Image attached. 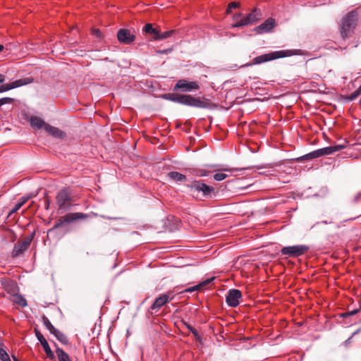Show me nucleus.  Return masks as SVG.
<instances>
[{"label":"nucleus","mask_w":361,"mask_h":361,"mask_svg":"<svg viewBox=\"0 0 361 361\" xmlns=\"http://www.w3.org/2000/svg\"><path fill=\"white\" fill-rule=\"evenodd\" d=\"M171 51V49H164V50H159L157 52L159 54H164L169 53Z\"/></svg>","instance_id":"nucleus-43"},{"label":"nucleus","mask_w":361,"mask_h":361,"mask_svg":"<svg viewBox=\"0 0 361 361\" xmlns=\"http://www.w3.org/2000/svg\"><path fill=\"white\" fill-rule=\"evenodd\" d=\"M35 235V232L30 233L28 235H27L22 242L18 243L15 244L14 247L13 249L12 255L14 257H19L22 255L26 250H27L32 241Z\"/></svg>","instance_id":"nucleus-7"},{"label":"nucleus","mask_w":361,"mask_h":361,"mask_svg":"<svg viewBox=\"0 0 361 361\" xmlns=\"http://www.w3.org/2000/svg\"><path fill=\"white\" fill-rule=\"evenodd\" d=\"M34 79L33 78L28 77V78H24L19 80H16L15 81H13L11 82L2 85L0 87V93L6 92L8 90H11L14 88H17L23 85H26L28 84H30L33 82Z\"/></svg>","instance_id":"nucleus-10"},{"label":"nucleus","mask_w":361,"mask_h":361,"mask_svg":"<svg viewBox=\"0 0 361 361\" xmlns=\"http://www.w3.org/2000/svg\"><path fill=\"white\" fill-rule=\"evenodd\" d=\"M4 49V46L0 44V51H3Z\"/></svg>","instance_id":"nucleus-48"},{"label":"nucleus","mask_w":361,"mask_h":361,"mask_svg":"<svg viewBox=\"0 0 361 361\" xmlns=\"http://www.w3.org/2000/svg\"><path fill=\"white\" fill-rule=\"evenodd\" d=\"M214 280V278H211V279H207L205 281H204L203 282L196 285V286H193L192 287H190L188 288H186L185 290V292H187V293H192V292H194V291H196V290H199L201 288H202L203 286L207 285L208 283H209L212 281Z\"/></svg>","instance_id":"nucleus-23"},{"label":"nucleus","mask_w":361,"mask_h":361,"mask_svg":"<svg viewBox=\"0 0 361 361\" xmlns=\"http://www.w3.org/2000/svg\"><path fill=\"white\" fill-rule=\"evenodd\" d=\"M189 192L197 200H204L215 197L216 193L213 186L207 185L203 180H192L185 185Z\"/></svg>","instance_id":"nucleus-1"},{"label":"nucleus","mask_w":361,"mask_h":361,"mask_svg":"<svg viewBox=\"0 0 361 361\" xmlns=\"http://www.w3.org/2000/svg\"><path fill=\"white\" fill-rule=\"evenodd\" d=\"M92 215L94 216H98V214H96V213H92Z\"/></svg>","instance_id":"nucleus-49"},{"label":"nucleus","mask_w":361,"mask_h":361,"mask_svg":"<svg viewBox=\"0 0 361 361\" xmlns=\"http://www.w3.org/2000/svg\"><path fill=\"white\" fill-rule=\"evenodd\" d=\"M13 361H20L15 355H12Z\"/></svg>","instance_id":"nucleus-47"},{"label":"nucleus","mask_w":361,"mask_h":361,"mask_svg":"<svg viewBox=\"0 0 361 361\" xmlns=\"http://www.w3.org/2000/svg\"><path fill=\"white\" fill-rule=\"evenodd\" d=\"M42 321H43L44 325L46 326V328L49 331V332L51 334H54V332L56 331L57 329L51 324V323L50 322V321L49 320V319L47 317L43 316Z\"/></svg>","instance_id":"nucleus-28"},{"label":"nucleus","mask_w":361,"mask_h":361,"mask_svg":"<svg viewBox=\"0 0 361 361\" xmlns=\"http://www.w3.org/2000/svg\"><path fill=\"white\" fill-rule=\"evenodd\" d=\"M231 13V9H229V6H228V8H227V9H226V13H227V14H229V13Z\"/></svg>","instance_id":"nucleus-46"},{"label":"nucleus","mask_w":361,"mask_h":361,"mask_svg":"<svg viewBox=\"0 0 361 361\" xmlns=\"http://www.w3.org/2000/svg\"><path fill=\"white\" fill-rule=\"evenodd\" d=\"M361 199V192L357 193L355 197H354V200H353V202H357L359 201V200Z\"/></svg>","instance_id":"nucleus-41"},{"label":"nucleus","mask_w":361,"mask_h":361,"mask_svg":"<svg viewBox=\"0 0 361 361\" xmlns=\"http://www.w3.org/2000/svg\"><path fill=\"white\" fill-rule=\"evenodd\" d=\"M29 200V197H23L19 202V204H22V206Z\"/></svg>","instance_id":"nucleus-42"},{"label":"nucleus","mask_w":361,"mask_h":361,"mask_svg":"<svg viewBox=\"0 0 361 361\" xmlns=\"http://www.w3.org/2000/svg\"><path fill=\"white\" fill-rule=\"evenodd\" d=\"M228 6H229V9L236 8L240 6V4L238 2H231L228 4Z\"/></svg>","instance_id":"nucleus-40"},{"label":"nucleus","mask_w":361,"mask_h":361,"mask_svg":"<svg viewBox=\"0 0 361 361\" xmlns=\"http://www.w3.org/2000/svg\"><path fill=\"white\" fill-rule=\"evenodd\" d=\"M242 298L240 290L238 289H231L226 296L227 305L232 307H235L239 305V300Z\"/></svg>","instance_id":"nucleus-12"},{"label":"nucleus","mask_w":361,"mask_h":361,"mask_svg":"<svg viewBox=\"0 0 361 361\" xmlns=\"http://www.w3.org/2000/svg\"><path fill=\"white\" fill-rule=\"evenodd\" d=\"M350 338H348V341H348V343H350Z\"/></svg>","instance_id":"nucleus-52"},{"label":"nucleus","mask_w":361,"mask_h":361,"mask_svg":"<svg viewBox=\"0 0 361 361\" xmlns=\"http://www.w3.org/2000/svg\"><path fill=\"white\" fill-rule=\"evenodd\" d=\"M350 338H348V341H348V343H350Z\"/></svg>","instance_id":"nucleus-53"},{"label":"nucleus","mask_w":361,"mask_h":361,"mask_svg":"<svg viewBox=\"0 0 361 361\" xmlns=\"http://www.w3.org/2000/svg\"><path fill=\"white\" fill-rule=\"evenodd\" d=\"M199 85L196 82H188L186 80L182 79L177 81L173 90H181L183 92H191L193 90H198Z\"/></svg>","instance_id":"nucleus-13"},{"label":"nucleus","mask_w":361,"mask_h":361,"mask_svg":"<svg viewBox=\"0 0 361 361\" xmlns=\"http://www.w3.org/2000/svg\"><path fill=\"white\" fill-rule=\"evenodd\" d=\"M360 94H361V85L360 86V87L357 90L354 91L349 95L348 99L350 101H353V100L356 99L360 95Z\"/></svg>","instance_id":"nucleus-31"},{"label":"nucleus","mask_w":361,"mask_h":361,"mask_svg":"<svg viewBox=\"0 0 361 361\" xmlns=\"http://www.w3.org/2000/svg\"><path fill=\"white\" fill-rule=\"evenodd\" d=\"M22 207V204H19L18 202H17L15 206L13 207V208L11 210L9 214H11L16 212H17L18 209H20Z\"/></svg>","instance_id":"nucleus-36"},{"label":"nucleus","mask_w":361,"mask_h":361,"mask_svg":"<svg viewBox=\"0 0 361 361\" xmlns=\"http://www.w3.org/2000/svg\"><path fill=\"white\" fill-rule=\"evenodd\" d=\"M358 13L356 10L349 12L342 20L341 25V35L343 39L350 36L357 22Z\"/></svg>","instance_id":"nucleus-4"},{"label":"nucleus","mask_w":361,"mask_h":361,"mask_svg":"<svg viewBox=\"0 0 361 361\" xmlns=\"http://www.w3.org/2000/svg\"><path fill=\"white\" fill-rule=\"evenodd\" d=\"M56 203L59 209H67L70 208V202L71 200V190L68 188L60 190L56 197Z\"/></svg>","instance_id":"nucleus-9"},{"label":"nucleus","mask_w":361,"mask_h":361,"mask_svg":"<svg viewBox=\"0 0 361 361\" xmlns=\"http://www.w3.org/2000/svg\"><path fill=\"white\" fill-rule=\"evenodd\" d=\"M88 216V214L82 212L68 213L64 216L63 219H60L54 224L53 228L49 230V232H51L54 229L61 227L65 224H69L79 219H84L87 218Z\"/></svg>","instance_id":"nucleus-6"},{"label":"nucleus","mask_w":361,"mask_h":361,"mask_svg":"<svg viewBox=\"0 0 361 361\" xmlns=\"http://www.w3.org/2000/svg\"><path fill=\"white\" fill-rule=\"evenodd\" d=\"M3 287L4 290L6 291L8 294L11 296H14L16 293H18V286L16 282L13 281H6L2 283Z\"/></svg>","instance_id":"nucleus-18"},{"label":"nucleus","mask_w":361,"mask_h":361,"mask_svg":"<svg viewBox=\"0 0 361 361\" xmlns=\"http://www.w3.org/2000/svg\"><path fill=\"white\" fill-rule=\"evenodd\" d=\"M142 31L147 34L152 35L153 39L156 40V37L159 36L160 30L157 28H154L152 24L147 23L143 27Z\"/></svg>","instance_id":"nucleus-21"},{"label":"nucleus","mask_w":361,"mask_h":361,"mask_svg":"<svg viewBox=\"0 0 361 361\" xmlns=\"http://www.w3.org/2000/svg\"><path fill=\"white\" fill-rule=\"evenodd\" d=\"M360 311L359 309H355L352 311H348L341 314V317L348 318L349 317L356 314Z\"/></svg>","instance_id":"nucleus-33"},{"label":"nucleus","mask_w":361,"mask_h":361,"mask_svg":"<svg viewBox=\"0 0 361 361\" xmlns=\"http://www.w3.org/2000/svg\"><path fill=\"white\" fill-rule=\"evenodd\" d=\"M175 32L176 31L174 30H171L166 31L164 32H161L159 31V35L158 37H156V40L167 39V38L171 37Z\"/></svg>","instance_id":"nucleus-29"},{"label":"nucleus","mask_w":361,"mask_h":361,"mask_svg":"<svg viewBox=\"0 0 361 361\" xmlns=\"http://www.w3.org/2000/svg\"><path fill=\"white\" fill-rule=\"evenodd\" d=\"M227 177L228 175L224 173H216L213 176L214 179L217 181H221Z\"/></svg>","instance_id":"nucleus-32"},{"label":"nucleus","mask_w":361,"mask_h":361,"mask_svg":"<svg viewBox=\"0 0 361 361\" xmlns=\"http://www.w3.org/2000/svg\"><path fill=\"white\" fill-rule=\"evenodd\" d=\"M293 50H280V51H274L267 54H262L257 57H255L252 62L250 63H245L244 65L240 66L243 67H247L252 65H257L262 63L271 61L277 59L284 58L287 56H290L293 55Z\"/></svg>","instance_id":"nucleus-3"},{"label":"nucleus","mask_w":361,"mask_h":361,"mask_svg":"<svg viewBox=\"0 0 361 361\" xmlns=\"http://www.w3.org/2000/svg\"><path fill=\"white\" fill-rule=\"evenodd\" d=\"M35 335H36L37 338L38 339V341L42 344V347L44 348V350L45 351L47 357L51 359V360L54 359V354L52 352V350H51V348H50V347L49 345V343L47 341V340L44 338L43 335L37 329H35Z\"/></svg>","instance_id":"nucleus-15"},{"label":"nucleus","mask_w":361,"mask_h":361,"mask_svg":"<svg viewBox=\"0 0 361 361\" xmlns=\"http://www.w3.org/2000/svg\"><path fill=\"white\" fill-rule=\"evenodd\" d=\"M14 101V99L11 97H3L0 99V107L6 104L12 103Z\"/></svg>","instance_id":"nucleus-34"},{"label":"nucleus","mask_w":361,"mask_h":361,"mask_svg":"<svg viewBox=\"0 0 361 361\" xmlns=\"http://www.w3.org/2000/svg\"><path fill=\"white\" fill-rule=\"evenodd\" d=\"M118 40L124 44H130L135 39V34L128 29H120L117 32Z\"/></svg>","instance_id":"nucleus-11"},{"label":"nucleus","mask_w":361,"mask_h":361,"mask_svg":"<svg viewBox=\"0 0 361 361\" xmlns=\"http://www.w3.org/2000/svg\"><path fill=\"white\" fill-rule=\"evenodd\" d=\"M168 177L176 182V183H183L187 180V178L185 175L178 172V171H171L168 173Z\"/></svg>","instance_id":"nucleus-20"},{"label":"nucleus","mask_w":361,"mask_h":361,"mask_svg":"<svg viewBox=\"0 0 361 361\" xmlns=\"http://www.w3.org/2000/svg\"><path fill=\"white\" fill-rule=\"evenodd\" d=\"M345 147L344 145H336L334 146L326 147L319 149L321 156L324 157L326 155L332 154L336 152L341 151Z\"/></svg>","instance_id":"nucleus-17"},{"label":"nucleus","mask_w":361,"mask_h":361,"mask_svg":"<svg viewBox=\"0 0 361 361\" xmlns=\"http://www.w3.org/2000/svg\"><path fill=\"white\" fill-rule=\"evenodd\" d=\"M44 129L53 137L56 138H63L65 136V133L59 128L51 126L50 125H45Z\"/></svg>","instance_id":"nucleus-19"},{"label":"nucleus","mask_w":361,"mask_h":361,"mask_svg":"<svg viewBox=\"0 0 361 361\" xmlns=\"http://www.w3.org/2000/svg\"><path fill=\"white\" fill-rule=\"evenodd\" d=\"M92 34L98 38H101L102 37V34L99 29L92 30Z\"/></svg>","instance_id":"nucleus-38"},{"label":"nucleus","mask_w":361,"mask_h":361,"mask_svg":"<svg viewBox=\"0 0 361 361\" xmlns=\"http://www.w3.org/2000/svg\"><path fill=\"white\" fill-rule=\"evenodd\" d=\"M321 153L319 151V149H316L314 151H312L307 154H305L300 158H298L299 160H307V159H313L316 158L321 157Z\"/></svg>","instance_id":"nucleus-24"},{"label":"nucleus","mask_w":361,"mask_h":361,"mask_svg":"<svg viewBox=\"0 0 361 361\" xmlns=\"http://www.w3.org/2000/svg\"><path fill=\"white\" fill-rule=\"evenodd\" d=\"M4 344L0 342V360L1 361H11L8 354L3 348Z\"/></svg>","instance_id":"nucleus-30"},{"label":"nucleus","mask_w":361,"mask_h":361,"mask_svg":"<svg viewBox=\"0 0 361 361\" xmlns=\"http://www.w3.org/2000/svg\"><path fill=\"white\" fill-rule=\"evenodd\" d=\"M162 98L183 105L197 108H207L208 104L200 98L193 97L189 94H179L176 93H167L162 96Z\"/></svg>","instance_id":"nucleus-2"},{"label":"nucleus","mask_w":361,"mask_h":361,"mask_svg":"<svg viewBox=\"0 0 361 361\" xmlns=\"http://www.w3.org/2000/svg\"><path fill=\"white\" fill-rule=\"evenodd\" d=\"M49 203H47V204H46V209H48V208H49Z\"/></svg>","instance_id":"nucleus-50"},{"label":"nucleus","mask_w":361,"mask_h":361,"mask_svg":"<svg viewBox=\"0 0 361 361\" xmlns=\"http://www.w3.org/2000/svg\"><path fill=\"white\" fill-rule=\"evenodd\" d=\"M209 173V171H206V170H200L198 171V173H197V176H200V177H204V176H207Z\"/></svg>","instance_id":"nucleus-37"},{"label":"nucleus","mask_w":361,"mask_h":361,"mask_svg":"<svg viewBox=\"0 0 361 361\" xmlns=\"http://www.w3.org/2000/svg\"><path fill=\"white\" fill-rule=\"evenodd\" d=\"M276 26L275 19L269 18L263 23L255 27V31L259 33H266L270 32Z\"/></svg>","instance_id":"nucleus-14"},{"label":"nucleus","mask_w":361,"mask_h":361,"mask_svg":"<svg viewBox=\"0 0 361 361\" xmlns=\"http://www.w3.org/2000/svg\"><path fill=\"white\" fill-rule=\"evenodd\" d=\"M56 339L60 341L61 343L64 345H67L68 343V339L67 336L62 332H61L59 330H56V332L53 334Z\"/></svg>","instance_id":"nucleus-27"},{"label":"nucleus","mask_w":361,"mask_h":361,"mask_svg":"<svg viewBox=\"0 0 361 361\" xmlns=\"http://www.w3.org/2000/svg\"><path fill=\"white\" fill-rule=\"evenodd\" d=\"M262 12L260 9L257 8L252 9V11L247 15L243 17L238 21L235 22L231 25L232 28H239L250 25L261 19Z\"/></svg>","instance_id":"nucleus-5"},{"label":"nucleus","mask_w":361,"mask_h":361,"mask_svg":"<svg viewBox=\"0 0 361 361\" xmlns=\"http://www.w3.org/2000/svg\"><path fill=\"white\" fill-rule=\"evenodd\" d=\"M5 81V75L0 74V84Z\"/></svg>","instance_id":"nucleus-45"},{"label":"nucleus","mask_w":361,"mask_h":361,"mask_svg":"<svg viewBox=\"0 0 361 361\" xmlns=\"http://www.w3.org/2000/svg\"><path fill=\"white\" fill-rule=\"evenodd\" d=\"M243 16H244L242 13H238L233 16V20H235V22H237L239 20H238V18H240V19H241V18H243Z\"/></svg>","instance_id":"nucleus-39"},{"label":"nucleus","mask_w":361,"mask_h":361,"mask_svg":"<svg viewBox=\"0 0 361 361\" xmlns=\"http://www.w3.org/2000/svg\"><path fill=\"white\" fill-rule=\"evenodd\" d=\"M188 330L194 335V336L197 338V339H199L200 338V335L197 332V331L194 329L193 327H192L190 325H188Z\"/></svg>","instance_id":"nucleus-35"},{"label":"nucleus","mask_w":361,"mask_h":361,"mask_svg":"<svg viewBox=\"0 0 361 361\" xmlns=\"http://www.w3.org/2000/svg\"><path fill=\"white\" fill-rule=\"evenodd\" d=\"M56 353L59 359V361H71L69 355L61 348H57Z\"/></svg>","instance_id":"nucleus-26"},{"label":"nucleus","mask_w":361,"mask_h":361,"mask_svg":"<svg viewBox=\"0 0 361 361\" xmlns=\"http://www.w3.org/2000/svg\"><path fill=\"white\" fill-rule=\"evenodd\" d=\"M323 223L326 224L327 221H323Z\"/></svg>","instance_id":"nucleus-51"},{"label":"nucleus","mask_w":361,"mask_h":361,"mask_svg":"<svg viewBox=\"0 0 361 361\" xmlns=\"http://www.w3.org/2000/svg\"><path fill=\"white\" fill-rule=\"evenodd\" d=\"M99 216L102 219H117V218H112V217H109V216H106L105 215H99Z\"/></svg>","instance_id":"nucleus-44"},{"label":"nucleus","mask_w":361,"mask_h":361,"mask_svg":"<svg viewBox=\"0 0 361 361\" xmlns=\"http://www.w3.org/2000/svg\"><path fill=\"white\" fill-rule=\"evenodd\" d=\"M13 302L18 304L22 307H25L27 305L26 299L20 294L16 293L13 296Z\"/></svg>","instance_id":"nucleus-25"},{"label":"nucleus","mask_w":361,"mask_h":361,"mask_svg":"<svg viewBox=\"0 0 361 361\" xmlns=\"http://www.w3.org/2000/svg\"><path fill=\"white\" fill-rule=\"evenodd\" d=\"M171 300L168 294H161L155 299L150 308L152 310H159Z\"/></svg>","instance_id":"nucleus-16"},{"label":"nucleus","mask_w":361,"mask_h":361,"mask_svg":"<svg viewBox=\"0 0 361 361\" xmlns=\"http://www.w3.org/2000/svg\"><path fill=\"white\" fill-rule=\"evenodd\" d=\"M30 125L32 128L35 129H40L42 127L44 128L45 125H47L44 121L37 116H32L30 118Z\"/></svg>","instance_id":"nucleus-22"},{"label":"nucleus","mask_w":361,"mask_h":361,"mask_svg":"<svg viewBox=\"0 0 361 361\" xmlns=\"http://www.w3.org/2000/svg\"><path fill=\"white\" fill-rule=\"evenodd\" d=\"M310 247L305 245H295L284 247L281 249V254L289 257H296L304 255Z\"/></svg>","instance_id":"nucleus-8"}]
</instances>
